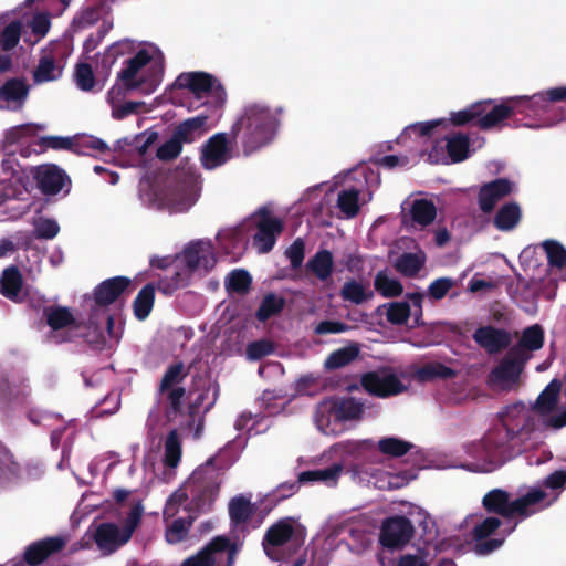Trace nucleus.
<instances>
[{
    "mask_svg": "<svg viewBox=\"0 0 566 566\" xmlns=\"http://www.w3.org/2000/svg\"><path fill=\"white\" fill-rule=\"evenodd\" d=\"M75 82L78 88L88 92L95 85L93 69L88 63H78L74 73Z\"/></svg>",
    "mask_w": 566,
    "mask_h": 566,
    "instance_id": "nucleus-62",
    "label": "nucleus"
},
{
    "mask_svg": "<svg viewBox=\"0 0 566 566\" xmlns=\"http://www.w3.org/2000/svg\"><path fill=\"white\" fill-rule=\"evenodd\" d=\"M260 219L256 223V232L253 235V244L260 253H269L275 245L277 235L283 231V222L272 217L266 208L259 211Z\"/></svg>",
    "mask_w": 566,
    "mask_h": 566,
    "instance_id": "nucleus-22",
    "label": "nucleus"
},
{
    "mask_svg": "<svg viewBox=\"0 0 566 566\" xmlns=\"http://www.w3.org/2000/svg\"><path fill=\"white\" fill-rule=\"evenodd\" d=\"M174 85L189 90L197 98L212 94L221 103L226 99L223 86L213 75L206 72H184L178 75Z\"/></svg>",
    "mask_w": 566,
    "mask_h": 566,
    "instance_id": "nucleus-17",
    "label": "nucleus"
},
{
    "mask_svg": "<svg viewBox=\"0 0 566 566\" xmlns=\"http://www.w3.org/2000/svg\"><path fill=\"white\" fill-rule=\"evenodd\" d=\"M229 547L227 536H216L196 554L187 557L181 566H216V554L223 553Z\"/></svg>",
    "mask_w": 566,
    "mask_h": 566,
    "instance_id": "nucleus-28",
    "label": "nucleus"
},
{
    "mask_svg": "<svg viewBox=\"0 0 566 566\" xmlns=\"http://www.w3.org/2000/svg\"><path fill=\"white\" fill-rule=\"evenodd\" d=\"M197 517L198 515L189 513L187 518H175L166 530L167 542L176 544L185 541L188 537L189 531Z\"/></svg>",
    "mask_w": 566,
    "mask_h": 566,
    "instance_id": "nucleus-49",
    "label": "nucleus"
},
{
    "mask_svg": "<svg viewBox=\"0 0 566 566\" xmlns=\"http://www.w3.org/2000/svg\"><path fill=\"white\" fill-rule=\"evenodd\" d=\"M285 306V298L275 293H268L264 295L259 308L256 310L255 317L259 322H266L271 317L279 315Z\"/></svg>",
    "mask_w": 566,
    "mask_h": 566,
    "instance_id": "nucleus-48",
    "label": "nucleus"
},
{
    "mask_svg": "<svg viewBox=\"0 0 566 566\" xmlns=\"http://www.w3.org/2000/svg\"><path fill=\"white\" fill-rule=\"evenodd\" d=\"M188 375L189 367H186L182 361L170 364L161 377L157 391H167L170 388L182 387L181 384Z\"/></svg>",
    "mask_w": 566,
    "mask_h": 566,
    "instance_id": "nucleus-42",
    "label": "nucleus"
},
{
    "mask_svg": "<svg viewBox=\"0 0 566 566\" xmlns=\"http://www.w3.org/2000/svg\"><path fill=\"white\" fill-rule=\"evenodd\" d=\"M43 317L52 331H60L75 324V317L69 307L50 305L43 308Z\"/></svg>",
    "mask_w": 566,
    "mask_h": 566,
    "instance_id": "nucleus-38",
    "label": "nucleus"
},
{
    "mask_svg": "<svg viewBox=\"0 0 566 566\" xmlns=\"http://www.w3.org/2000/svg\"><path fill=\"white\" fill-rule=\"evenodd\" d=\"M509 294L513 302L525 313L535 315L538 310L537 294L535 287L522 275L517 274L515 283L509 286Z\"/></svg>",
    "mask_w": 566,
    "mask_h": 566,
    "instance_id": "nucleus-27",
    "label": "nucleus"
},
{
    "mask_svg": "<svg viewBox=\"0 0 566 566\" xmlns=\"http://www.w3.org/2000/svg\"><path fill=\"white\" fill-rule=\"evenodd\" d=\"M364 413V406L353 397L335 398L322 401L315 412L317 427L324 430L331 419L336 421L358 420Z\"/></svg>",
    "mask_w": 566,
    "mask_h": 566,
    "instance_id": "nucleus-11",
    "label": "nucleus"
},
{
    "mask_svg": "<svg viewBox=\"0 0 566 566\" xmlns=\"http://www.w3.org/2000/svg\"><path fill=\"white\" fill-rule=\"evenodd\" d=\"M514 102L515 111L521 114L539 113L548 107L547 98L544 93L539 92L532 96H513L510 97Z\"/></svg>",
    "mask_w": 566,
    "mask_h": 566,
    "instance_id": "nucleus-45",
    "label": "nucleus"
},
{
    "mask_svg": "<svg viewBox=\"0 0 566 566\" xmlns=\"http://www.w3.org/2000/svg\"><path fill=\"white\" fill-rule=\"evenodd\" d=\"M182 150V144L174 136L160 145L157 149L156 156L163 161H170L177 158Z\"/></svg>",
    "mask_w": 566,
    "mask_h": 566,
    "instance_id": "nucleus-63",
    "label": "nucleus"
},
{
    "mask_svg": "<svg viewBox=\"0 0 566 566\" xmlns=\"http://www.w3.org/2000/svg\"><path fill=\"white\" fill-rule=\"evenodd\" d=\"M334 260L328 250H319L306 264L307 270L321 281H326L333 273Z\"/></svg>",
    "mask_w": 566,
    "mask_h": 566,
    "instance_id": "nucleus-43",
    "label": "nucleus"
},
{
    "mask_svg": "<svg viewBox=\"0 0 566 566\" xmlns=\"http://www.w3.org/2000/svg\"><path fill=\"white\" fill-rule=\"evenodd\" d=\"M455 285L451 277H439L432 281L428 287V296L434 301L442 300Z\"/></svg>",
    "mask_w": 566,
    "mask_h": 566,
    "instance_id": "nucleus-64",
    "label": "nucleus"
},
{
    "mask_svg": "<svg viewBox=\"0 0 566 566\" xmlns=\"http://www.w3.org/2000/svg\"><path fill=\"white\" fill-rule=\"evenodd\" d=\"M422 463L423 455L416 444L391 437V489L402 488L416 479Z\"/></svg>",
    "mask_w": 566,
    "mask_h": 566,
    "instance_id": "nucleus-9",
    "label": "nucleus"
},
{
    "mask_svg": "<svg viewBox=\"0 0 566 566\" xmlns=\"http://www.w3.org/2000/svg\"><path fill=\"white\" fill-rule=\"evenodd\" d=\"M483 506L489 512H495L505 518L515 517L513 510V500L510 494L502 489H493L488 492L482 500Z\"/></svg>",
    "mask_w": 566,
    "mask_h": 566,
    "instance_id": "nucleus-34",
    "label": "nucleus"
},
{
    "mask_svg": "<svg viewBox=\"0 0 566 566\" xmlns=\"http://www.w3.org/2000/svg\"><path fill=\"white\" fill-rule=\"evenodd\" d=\"M132 279L123 275L113 276L98 283L91 294H85L84 298L94 302L97 308L107 307L133 291Z\"/></svg>",
    "mask_w": 566,
    "mask_h": 566,
    "instance_id": "nucleus-14",
    "label": "nucleus"
},
{
    "mask_svg": "<svg viewBox=\"0 0 566 566\" xmlns=\"http://www.w3.org/2000/svg\"><path fill=\"white\" fill-rule=\"evenodd\" d=\"M426 262V254L422 250L403 253L396 261V269L407 276L416 275Z\"/></svg>",
    "mask_w": 566,
    "mask_h": 566,
    "instance_id": "nucleus-50",
    "label": "nucleus"
},
{
    "mask_svg": "<svg viewBox=\"0 0 566 566\" xmlns=\"http://www.w3.org/2000/svg\"><path fill=\"white\" fill-rule=\"evenodd\" d=\"M473 340L488 354H497L506 349L512 343V334L505 328H497L492 325L478 327Z\"/></svg>",
    "mask_w": 566,
    "mask_h": 566,
    "instance_id": "nucleus-24",
    "label": "nucleus"
},
{
    "mask_svg": "<svg viewBox=\"0 0 566 566\" xmlns=\"http://www.w3.org/2000/svg\"><path fill=\"white\" fill-rule=\"evenodd\" d=\"M144 507L140 502L133 505L123 527L115 523L103 522L97 525L94 533V542L104 554H113L125 545L138 527Z\"/></svg>",
    "mask_w": 566,
    "mask_h": 566,
    "instance_id": "nucleus-10",
    "label": "nucleus"
},
{
    "mask_svg": "<svg viewBox=\"0 0 566 566\" xmlns=\"http://www.w3.org/2000/svg\"><path fill=\"white\" fill-rule=\"evenodd\" d=\"M207 115H198L192 118H188L181 122L172 132V135L181 144L193 143L202 133L205 125L207 124Z\"/></svg>",
    "mask_w": 566,
    "mask_h": 566,
    "instance_id": "nucleus-35",
    "label": "nucleus"
},
{
    "mask_svg": "<svg viewBox=\"0 0 566 566\" xmlns=\"http://www.w3.org/2000/svg\"><path fill=\"white\" fill-rule=\"evenodd\" d=\"M363 388L370 395L387 398L389 397V371L382 370L381 375L377 371H369L361 377Z\"/></svg>",
    "mask_w": 566,
    "mask_h": 566,
    "instance_id": "nucleus-39",
    "label": "nucleus"
},
{
    "mask_svg": "<svg viewBox=\"0 0 566 566\" xmlns=\"http://www.w3.org/2000/svg\"><path fill=\"white\" fill-rule=\"evenodd\" d=\"M340 296L354 304H361L368 297L365 286L355 280H350L343 285Z\"/></svg>",
    "mask_w": 566,
    "mask_h": 566,
    "instance_id": "nucleus-59",
    "label": "nucleus"
},
{
    "mask_svg": "<svg viewBox=\"0 0 566 566\" xmlns=\"http://www.w3.org/2000/svg\"><path fill=\"white\" fill-rule=\"evenodd\" d=\"M96 35H106L113 29V22L107 19H101V11L94 8H87L76 14L72 21V32L80 33L86 31L90 27L97 24Z\"/></svg>",
    "mask_w": 566,
    "mask_h": 566,
    "instance_id": "nucleus-31",
    "label": "nucleus"
},
{
    "mask_svg": "<svg viewBox=\"0 0 566 566\" xmlns=\"http://www.w3.org/2000/svg\"><path fill=\"white\" fill-rule=\"evenodd\" d=\"M482 138H475L470 142L469 137L464 134L457 133L446 138V148L450 160L446 163H460L467 159L475 148L483 145Z\"/></svg>",
    "mask_w": 566,
    "mask_h": 566,
    "instance_id": "nucleus-30",
    "label": "nucleus"
},
{
    "mask_svg": "<svg viewBox=\"0 0 566 566\" xmlns=\"http://www.w3.org/2000/svg\"><path fill=\"white\" fill-rule=\"evenodd\" d=\"M50 28V12L29 8L11 19L0 35H46Z\"/></svg>",
    "mask_w": 566,
    "mask_h": 566,
    "instance_id": "nucleus-13",
    "label": "nucleus"
},
{
    "mask_svg": "<svg viewBox=\"0 0 566 566\" xmlns=\"http://www.w3.org/2000/svg\"><path fill=\"white\" fill-rule=\"evenodd\" d=\"M521 219V210L516 203L504 205L494 218L495 227L501 231L514 229Z\"/></svg>",
    "mask_w": 566,
    "mask_h": 566,
    "instance_id": "nucleus-51",
    "label": "nucleus"
},
{
    "mask_svg": "<svg viewBox=\"0 0 566 566\" xmlns=\"http://www.w3.org/2000/svg\"><path fill=\"white\" fill-rule=\"evenodd\" d=\"M544 328L539 324H534L521 332L517 343L510 350L528 361L533 357V353L544 346Z\"/></svg>",
    "mask_w": 566,
    "mask_h": 566,
    "instance_id": "nucleus-25",
    "label": "nucleus"
},
{
    "mask_svg": "<svg viewBox=\"0 0 566 566\" xmlns=\"http://www.w3.org/2000/svg\"><path fill=\"white\" fill-rule=\"evenodd\" d=\"M108 151V145L95 136L84 135L74 138V154L76 155L93 156L95 154H106Z\"/></svg>",
    "mask_w": 566,
    "mask_h": 566,
    "instance_id": "nucleus-47",
    "label": "nucleus"
},
{
    "mask_svg": "<svg viewBox=\"0 0 566 566\" xmlns=\"http://www.w3.org/2000/svg\"><path fill=\"white\" fill-rule=\"evenodd\" d=\"M228 138L224 133H218L211 136L203 149V165L211 169L223 165L228 157Z\"/></svg>",
    "mask_w": 566,
    "mask_h": 566,
    "instance_id": "nucleus-32",
    "label": "nucleus"
},
{
    "mask_svg": "<svg viewBox=\"0 0 566 566\" xmlns=\"http://www.w3.org/2000/svg\"><path fill=\"white\" fill-rule=\"evenodd\" d=\"M301 483L298 479L292 482H283L272 493L266 495L265 501L272 505H276L279 502L295 494Z\"/></svg>",
    "mask_w": 566,
    "mask_h": 566,
    "instance_id": "nucleus-61",
    "label": "nucleus"
},
{
    "mask_svg": "<svg viewBox=\"0 0 566 566\" xmlns=\"http://www.w3.org/2000/svg\"><path fill=\"white\" fill-rule=\"evenodd\" d=\"M560 382L552 380L533 406L515 402L499 413L502 428L463 446L468 463L450 464L471 472H492L514 455L544 442L547 430L566 426V406H558Z\"/></svg>",
    "mask_w": 566,
    "mask_h": 566,
    "instance_id": "nucleus-1",
    "label": "nucleus"
},
{
    "mask_svg": "<svg viewBox=\"0 0 566 566\" xmlns=\"http://www.w3.org/2000/svg\"><path fill=\"white\" fill-rule=\"evenodd\" d=\"M430 517L420 506L391 499V551L406 547L415 536V525L428 527Z\"/></svg>",
    "mask_w": 566,
    "mask_h": 566,
    "instance_id": "nucleus-7",
    "label": "nucleus"
},
{
    "mask_svg": "<svg viewBox=\"0 0 566 566\" xmlns=\"http://www.w3.org/2000/svg\"><path fill=\"white\" fill-rule=\"evenodd\" d=\"M277 108L273 113L268 106L260 103L248 104L230 130L231 140L235 142L241 135V143L245 154H251L268 145L274 138L280 120Z\"/></svg>",
    "mask_w": 566,
    "mask_h": 566,
    "instance_id": "nucleus-3",
    "label": "nucleus"
},
{
    "mask_svg": "<svg viewBox=\"0 0 566 566\" xmlns=\"http://www.w3.org/2000/svg\"><path fill=\"white\" fill-rule=\"evenodd\" d=\"M343 469V464L333 463L324 469L303 471L298 474V482H323L326 484L336 483Z\"/></svg>",
    "mask_w": 566,
    "mask_h": 566,
    "instance_id": "nucleus-41",
    "label": "nucleus"
},
{
    "mask_svg": "<svg viewBox=\"0 0 566 566\" xmlns=\"http://www.w3.org/2000/svg\"><path fill=\"white\" fill-rule=\"evenodd\" d=\"M513 189L514 184L504 178L485 184L481 187L479 192V206L481 210L484 212L492 211L496 202L506 195H510Z\"/></svg>",
    "mask_w": 566,
    "mask_h": 566,
    "instance_id": "nucleus-29",
    "label": "nucleus"
},
{
    "mask_svg": "<svg viewBox=\"0 0 566 566\" xmlns=\"http://www.w3.org/2000/svg\"><path fill=\"white\" fill-rule=\"evenodd\" d=\"M252 285V276L247 270H232L226 277V287L230 293L247 294Z\"/></svg>",
    "mask_w": 566,
    "mask_h": 566,
    "instance_id": "nucleus-53",
    "label": "nucleus"
},
{
    "mask_svg": "<svg viewBox=\"0 0 566 566\" xmlns=\"http://www.w3.org/2000/svg\"><path fill=\"white\" fill-rule=\"evenodd\" d=\"M175 186L170 191L169 201L178 210H187L191 207L199 196V176L191 170L176 171L174 175Z\"/></svg>",
    "mask_w": 566,
    "mask_h": 566,
    "instance_id": "nucleus-18",
    "label": "nucleus"
},
{
    "mask_svg": "<svg viewBox=\"0 0 566 566\" xmlns=\"http://www.w3.org/2000/svg\"><path fill=\"white\" fill-rule=\"evenodd\" d=\"M421 317L422 295L420 293H409L407 300L391 302V324L415 328L421 324Z\"/></svg>",
    "mask_w": 566,
    "mask_h": 566,
    "instance_id": "nucleus-23",
    "label": "nucleus"
},
{
    "mask_svg": "<svg viewBox=\"0 0 566 566\" xmlns=\"http://www.w3.org/2000/svg\"><path fill=\"white\" fill-rule=\"evenodd\" d=\"M565 486L566 472L558 470L541 483L521 489L518 496L513 500L515 517L524 520L549 507L557 501Z\"/></svg>",
    "mask_w": 566,
    "mask_h": 566,
    "instance_id": "nucleus-6",
    "label": "nucleus"
},
{
    "mask_svg": "<svg viewBox=\"0 0 566 566\" xmlns=\"http://www.w3.org/2000/svg\"><path fill=\"white\" fill-rule=\"evenodd\" d=\"M186 388H170L167 391H157V395L164 397L166 402L165 413L168 418L177 417L182 412Z\"/></svg>",
    "mask_w": 566,
    "mask_h": 566,
    "instance_id": "nucleus-52",
    "label": "nucleus"
},
{
    "mask_svg": "<svg viewBox=\"0 0 566 566\" xmlns=\"http://www.w3.org/2000/svg\"><path fill=\"white\" fill-rule=\"evenodd\" d=\"M342 453L353 458L349 471L360 483L378 490L389 489V437L376 446L370 440L346 441L338 444Z\"/></svg>",
    "mask_w": 566,
    "mask_h": 566,
    "instance_id": "nucleus-2",
    "label": "nucleus"
},
{
    "mask_svg": "<svg viewBox=\"0 0 566 566\" xmlns=\"http://www.w3.org/2000/svg\"><path fill=\"white\" fill-rule=\"evenodd\" d=\"M62 69L56 65L52 53H43L36 67L32 72V78L35 84L53 82L61 77Z\"/></svg>",
    "mask_w": 566,
    "mask_h": 566,
    "instance_id": "nucleus-36",
    "label": "nucleus"
},
{
    "mask_svg": "<svg viewBox=\"0 0 566 566\" xmlns=\"http://www.w3.org/2000/svg\"><path fill=\"white\" fill-rule=\"evenodd\" d=\"M29 85L22 78H10L0 87V99L24 103L29 94Z\"/></svg>",
    "mask_w": 566,
    "mask_h": 566,
    "instance_id": "nucleus-46",
    "label": "nucleus"
},
{
    "mask_svg": "<svg viewBox=\"0 0 566 566\" xmlns=\"http://www.w3.org/2000/svg\"><path fill=\"white\" fill-rule=\"evenodd\" d=\"M436 217L437 208L431 200L409 196L401 203V220L407 227H428Z\"/></svg>",
    "mask_w": 566,
    "mask_h": 566,
    "instance_id": "nucleus-19",
    "label": "nucleus"
},
{
    "mask_svg": "<svg viewBox=\"0 0 566 566\" xmlns=\"http://www.w3.org/2000/svg\"><path fill=\"white\" fill-rule=\"evenodd\" d=\"M358 200V190L355 188L344 189L338 193L337 207L347 218H353L359 211Z\"/></svg>",
    "mask_w": 566,
    "mask_h": 566,
    "instance_id": "nucleus-55",
    "label": "nucleus"
},
{
    "mask_svg": "<svg viewBox=\"0 0 566 566\" xmlns=\"http://www.w3.org/2000/svg\"><path fill=\"white\" fill-rule=\"evenodd\" d=\"M254 512V505L243 495H237L229 502L230 521L235 526L248 523L253 517Z\"/></svg>",
    "mask_w": 566,
    "mask_h": 566,
    "instance_id": "nucleus-40",
    "label": "nucleus"
},
{
    "mask_svg": "<svg viewBox=\"0 0 566 566\" xmlns=\"http://www.w3.org/2000/svg\"><path fill=\"white\" fill-rule=\"evenodd\" d=\"M478 104L483 105L481 107V111L483 112L478 116V126L482 129L495 127L512 113L516 112L514 102H511L510 97L496 105H493L491 99L479 101Z\"/></svg>",
    "mask_w": 566,
    "mask_h": 566,
    "instance_id": "nucleus-26",
    "label": "nucleus"
},
{
    "mask_svg": "<svg viewBox=\"0 0 566 566\" xmlns=\"http://www.w3.org/2000/svg\"><path fill=\"white\" fill-rule=\"evenodd\" d=\"M31 175L38 189L45 196H55L64 190L67 195L71 189V178L55 164H43L31 169Z\"/></svg>",
    "mask_w": 566,
    "mask_h": 566,
    "instance_id": "nucleus-15",
    "label": "nucleus"
},
{
    "mask_svg": "<svg viewBox=\"0 0 566 566\" xmlns=\"http://www.w3.org/2000/svg\"><path fill=\"white\" fill-rule=\"evenodd\" d=\"M359 352L360 349L355 343L336 349L328 355L324 366L327 370H335L345 367L358 357Z\"/></svg>",
    "mask_w": 566,
    "mask_h": 566,
    "instance_id": "nucleus-44",
    "label": "nucleus"
},
{
    "mask_svg": "<svg viewBox=\"0 0 566 566\" xmlns=\"http://www.w3.org/2000/svg\"><path fill=\"white\" fill-rule=\"evenodd\" d=\"M454 371L441 363H430L418 369L417 377L421 381H428L436 378H451Z\"/></svg>",
    "mask_w": 566,
    "mask_h": 566,
    "instance_id": "nucleus-57",
    "label": "nucleus"
},
{
    "mask_svg": "<svg viewBox=\"0 0 566 566\" xmlns=\"http://www.w3.org/2000/svg\"><path fill=\"white\" fill-rule=\"evenodd\" d=\"M189 495L186 490V486L182 489L176 490L166 501L164 509V518L168 521L169 518H174L180 510V506L187 504L189 502Z\"/></svg>",
    "mask_w": 566,
    "mask_h": 566,
    "instance_id": "nucleus-58",
    "label": "nucleus"
},
{
    "mask_svg": "<svg viewBox=\"0 0 566 566\" xmlns=\"http://www.w3.org/2000/svg\"><path fill=\"white\" fill-rule=\"evenodd\" d=\"M69 538L65 535L48 536L34 541L23 551L24 563L28 566H40L65 549Z\"/></svg>",
    "mask_w": 566,
    "mask_h": 566,
    "instance_id": "nucleus-20",
    "label": "nucleus"
},
{
    "mask_svg": "<svg viewBox=\"0 0 566 566\" xmlns=\"http://www.w3.org/2000/svg\"><path fill=\"white\" fill-rule=\"evenodd\" d=\"M165 73V59L161 52L156 57L146 49H140L125 61L124 67L117 73V81L123 87L139 91L145 95L154 93L160 85Z\"/></svg>",
    "mask_w": 566,
    "mask_h": 566,
    "instance_id": "nucleus-4",
    "label": "nucleus"
},
{
    "mask_svg": "<svg viewBox=\"0 0 566 566\" xmlns=\"http://www.w3.org/2000/svg\"><path fill=\"white\" fill-rule=\"evenodd\" d=\"M178 266L184 265L192 273L199 268L210 271L216 262L213 247L210 242L201 240L187 244L180 254H177Z\"/></svg>",
    "mask_w": 566,
    "mask_h": 566,
    "instance_id": "nucleus-21",
    "label": "nucleus"
},
{
    "mask_svg": "<svg viewBox=\"0 0 566 566\" xmlns=\"http://www.w3.org/2000/svg\"><path fill=\"white\" fill-rule=\"evenodd\" d=\"M526 364L527 361L509 349L490 373V384L501 390H511L517 387Z\"/></svg>",
    "mask_w": 566,
    "mask_h": 566,
    "instance_id": "nucleus-16",
    "label": "nucleus"
},
{
    "mask_svg": "<svg viewBox=\"0 0 566 566\" xmlns=\"http://www.w3.org/2000/svg\"><path fill=\"white\" fill-rule=\"evenodd\" d=\"M549 266L563 270L566 268V249L555 240H546L542 243Z\"/></svg>",
    "mask_w": 566,
    "mask_h": 566,
    "instance_id": "nucleus-56",
    "label": "nucleus"
},
{
    "mask_svg": "<svg viewBox=\"0 0 566 566\" xmlns=\"http://www.w3.org/2000/svg\"><path fill=\"white\" fill-rule=\"evenodd\" d=\"M304 539V527L296 524L294 517L287 516L277 520L266 530L262 538V547L265 554L270 556L273 548H279L290 543L300 547Z\"/></svg>",
    "mask_w": 566,
    "mask_h": 566,
    "instance_id": "nucleus-12",
    "label": "nucleus"
},
{
    "mask_svg": "<svg viewBox=\"0 0 566 566\" xmlns=\"http://www.w3.org/2000/svg\"><path fill=\"white\" fill-rule=\"evenodd\" d=\"M23 286V277L15 265H11L3 270L0 276V293L8 300L21 303L23 297L21 295Z\"/></svg>",
    "mask_w": 566,
    "mask_h": 566,
    "instance_id": "nucleus-33",
    "label": "nucleus"
},
{
    "mask_svg": "<svg viewBox=\"0 0 566 566\" xmlns=\"http://www.w3.org/2000/svg\"><path fill=\"white\" fill-rule=\"evenodd\" d=\"M482 106V104H478V102H475L463 109L451 113L449 119L439 118L411 124L397 137L396 144L405 146L409 150L410 155L416 156L422 140L429 136L436 127L447 125L448 122L454 126H462L471 123L472 120L478 122V116L481 115Z\"/></svg>",
    "mask_w": 566,
    "mask_h": 566,
    "instance_id": "nucleus-8",
    "label": "nucleus"
},
{
    "mask_svg": "<svg viewBox=\"0 0 566 566\" xmlns=\"http://www.w3.org/2000/svg\"><path fill=\"white\" fill-rule=\"evenodd\" d=\"M181 458V442L178 431L172 429L165 440L164 464L168 468H176Z\"/></svg>",
    "mask_w": 566,
    "mask_h": 566,
    "instance_id": "nucleus-54",
    "label": "nucleus"
},
{
    "mask_svg": "<svg viewBox=\"0 0 566 566\" xmlns=\"http://www.w3.org/2000/svg\"><path fill=\"white\" fill-rule=\"evenodd\" d=\"M274 344L269 339H259L248 344L245 354L249 360H260L274 353Z\"/></svg>",
    "mask_w": 566,
    "mask_h": 566,
    "instance_id": "nucleus-60",
    "label": "nucleus"
},
{
    "mask_svg": "<svg viewBox=\"0 0 566 566\" xmlns=\"http://www.w3.org/2000/svg\"><path fill=\"white\" fill-rule=\"evenodd\" d=\"M223 474V469L216 464L214 458L199 465L185 484L190 499L185 510L196 515L210 512L219 496Z\"/></svg>",
    "mask_w": 566,
    "mask_h": 566,
    "instance_id": "nucleus-5",
    "label": "nucleus"
},
{
    "mask_svg": "<svg viewBox=\"0 0 566 566\" xmlns=\"http://www.w3.org/2000/svg\"><path fill=\"white\" fill-rule=\"evenodd\" d=\"M156 287L154 283H147L137 293L133 301V312L136 319L143 322L151 313L155 304Z\"/></svg>",
    "mask_w": 566,
    "mask_h": 566,
    "instance_id": "nucleus-37",
    "label": "nucleus"
}]
</instances>
